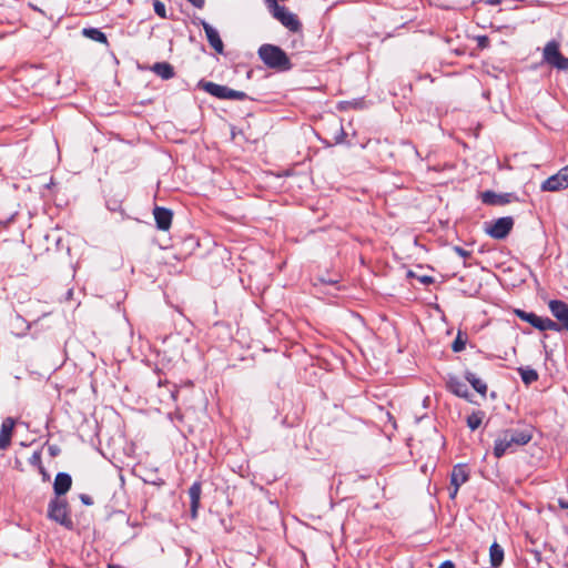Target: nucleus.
<instances>
[{"mask_svg":"<svg viewBox=\"0 0 568 568\" xmlns=\"http://www.w3.org/2000/svg\"><path fill=\"white\" fill-rule=\"evenodd\" d=\"M438 568H455V564L450 560H446L442 562Z\"/></svg>","mask_w":568,"mask_h":568,"instance_id":"33","label":"nucleus"},{"mask_svg":"<svg viewBox=\"0 0 568 568\" xmlns=\"http://www.w3.org/2000/svg\"><path fill=\"white\" fill-rule=\"evenodd\" d=\"M548 306L551 314L560 323L559 327L568 331V304L559 300H552Z\"/></svg>","mask_w":568,"mask_h":568,"instance_id":"10","label":"nucleus"},{"mask_svg":"<svg viewBox=\"0 0 568 568\" xmlns=\"http://www.w3.org/2000/svg\"><path fill=\"white\" fill-rule=\"evenodd\" d=\"M488 3H489V4H493V6H495V4H499V3H500V0H488Z\"/></svg>","mask_w":568,"mask_h":568,"instance_id":"36","label":"nucleus"},{"mask_svg":"<svg viewBox=\"0 0 568 568\" xmlns=\"http://www.w3.org/2000/svg\"><path fill=\"white\" fill-rule=\"evenodd\" d=\"M420 282L424 284L433 283V278L430 276H423L420 277Z\"/></svg>","mask_w":568,"mask_h":568,"instance_id":"35","label":"nucleus"},{"mask_svg":"<svg viewBox=\"0 0 568 568\" xmlns=\"http://www.w3.org/2000/svg\"><path fill=\"white\" fill-rule=\"evenodd\" d=\"M337 134L336 136L334 138L335 140V143H342L344 138H345V132H344V129H343V125L342 123H337V130H336Z\"/></svg>","mask_w":568,"mask_h":568,"instance_id":"27","label":"nucleus"},{"mask_svg":"<svg viewBox=\"0 0 568 568\" xmlns=\"http://www.w3.org/2000/svg\"><path fill=\"white\" fill-rule=\"evenodd\" d=\"M466 343H467V337L465 335H463L462 332H458L456 338L454 339V342L452 344V349L455 353H459L465 349Z\"/></svg>","mask_w":568,"mask_h":568,"instance_id":"25","label":"nucleus"},{"mask_svg":"<svg viewBox=\"0 0 568 568\" xmlns=\"http://www.w3.org/2000/svg\"><path fill=\"white\" fill-rule=\"evenodd\" d=\"M14 425L13 418L7 417L3 419L0 428V450H4L10 446Z\"/></svg>","mask_w":568,"mask_h":568,"instance_id":"13","label":"nucleus"},{"mask_svg":"<svg viewBox=\"0 0 568 568\" xmlns=\"http://www.w3.org/2000/svg\"><path fill=\"white\" fill-rule=\"evenodd\" d=\"M489 44V39L486 36L478 38V47L479 48H487Z\"/></svg>","mask_w":568,"mask_h":568,"instance_id":"29","label":"nucleus"},{"mask_svg":"<svg viewBox=\"0 0 568 568\" xmlns=\"http://www.w3.org/2000/svg\"><path fill=\"white\" fill-rule=\"evenodd\" d=\"M80 499L87 506H91L93 504V499L89 495L82 494L80 495Z\"/></svg>","mask_w":568,"mask_h":568,"instance_id":"30","label":"nucleus"},{"mask_svg":"<svg viewBox=\"0 0 568 568\" xmlns=\"http://www.w3.org/2000/svg\"><path fill=\"white\" fill-rule=\"evenodd\" d=\"M202 494V486L200 481H194L189 488L190 497V510L191 517L195 519L197 517V510L200 507V499Z\"/></svg>","mask_w":568,"mask_h":568,"instance_id":"15","label":"nucleus"},{"mask_svg":"<svg viewBox=\"0 0 568 568\" xmlns=\"http://www.w3.org/2000/svg\"><path fill=\"white\" fill-rule=\"evenodd\" d=\"M202 27L205 31L206 39L210 43V45L217 52L223 53L224 51V44L223 41L217 32L216 29H214L209 22L202 21Z\"/></svg>","mask_w":568,"mask_h":568,"instance_id":"12","label":"nucleus"},{"mask_svg":"<svg viewBox=\"0 0 568 568\" xmlns=\"http://www.w3.org/2000/svg\"><path fill=\"white\" fill-rule=\"evenodd\" d=\"M514 219L511 216L499 217L485 226V232L495 240H504L508 236L514 227Z\"/></svg>","mask_w":568,"mask_h":568,"instance_id":"7","label":"nucleus"},{"mask_svg":"<svg viewBox=\"0 0 568 568\" xmlns=\"http://www.w3.org/2000/svg\"><path fill=\"white\" fill-rule=\"evenodd\" d=\"M515 313L520 320L529 323L531 326H534L535 328H537L539 331H559L560 329L559 324L554 322L549 317H541L535 313H528L523 310H516Z\"/></svg>","mask_w":568,"mask_h":568,"instance_id":"8","label":"nucleus"},{"mask_svg":"<svg viewBox=\"0 0 568 568\" xmlns=\"http://www.w3.org/2000/svg\"><path fill=\"white\" fill-rule=\"evenodd\" d=\"M458 490H459V487L452 486L450 491H449V497L452 499H454L457 496Z\"/></svg>","mask_w":568,"mask_h":568,"instance_id":"34","label":"nucleus"},{"mask_svg":"<svg viewBox=\"0 0 568 568\" xmlns=\"http://www.w3.org/2000/svg\"><path fill=\"white\" fill-rule=\"evenodd\" d=\"M558 507L562 510H568V500L565 498L557 499Z\"/></svg>","mask_w":568,"mask_h":568,"instance_id":"31","label":"nucleus"},{"mask_svg":"<svg viewBox=\"0 0 568 568\" xmlns=\"http://www.w3.org/2000/svg\"><path fill=\"white\" fill-rule=\"evenodd\" d=\"M156 227L161 231H168L172 224L173 213L171 210L155 206L153 211Z\"/></svg>","mask_w":568,"mask_h":568,"instance_id":"11","label":"nucleus"},{"mask_svg":"<svg viewBox=\"0 0 568 568\" xmlns=\"http://www.w3.org/2000/svg\"><path fill=\"white\" fill-rule=\"evenodd\" d=\"M197 87L204 90L206 93L222 99V100H245L246 93L243 91L233 90L226 85H221L211 81L201 80Z\"/></svg>","mask_w":568,"mask_h":568,"instance_id":"6","label":"nucleus"},{"mask_svg":"<svg viewBox=\"0 0 568 568\" xmlns=\"http://www.w3.org/2000/svg\"><path fill=\"white\" fill-rule=\"evenodd\" d=\"M532 438V428H508L503 430L495 440L493 454L501 458L506 453L513 452L515 447L527 445Z\"/></svg>","mask_w":568,"mask_h":568,"instance_id":"1","label":"nucleus"},{"mask_svg":"<svg viewBox=\"0 0 568 568\" xmlns=\"http://www.w3.org/2000/svg\"><path fill=\"white\" fill-rule=\"evenodd\" d=\"M72 485V478L68 473H58L53 483V490L57 497L61 498L67 494Z\"/></svg>","mask_w":568,"mask_h":568,"instance_id":"16","label":"nucleus"},{"mask_svg":"<svg viewBox=\"0 0 568 568\" xmlns=\"http://www.w3.org/2000/svg\"><path fill=\"white\" fill-rule=\"evenodd\" d=\"M484 418H485V413L483 410H475L470 415L467 416V419H466L467 426L471 430H475L481 425Z\"/></svg>","mask_w":568,"mask_h":568,"instance_id":"23","label":"nucleus"},{"mask_svg":"<svg viewBox=\"0 0 568 568\" xmlns=\"http://www.w3.org/2000/svg\"><path fill=\"white\" fill-rule=\"evenodd\" d=\"M469 478V474L466 465L458 464L454 466L450 474V486L460 487Z\"/></svg>","mask_w":568,"mask_h":568,"instance_id":"18","label":"nucleus"},{"mask_svg":"<svg viewBox=\"0 0 568 568\" xmlns=\"http://www.w3.org/2000/svg\"><path fill=\"white\" fill-rule=\"evenodd\" d=\"M153 9H154V12L162 19H165L166 18V8H165V4L160 1V0H155L153 2Z\"/></svg>","mask_w":568,"mask_h":568,"instance_id":"26","label":"nucleus"},{"mask_svg":"<svg viewBox=\"0 0 568 568\" xmlns=\"http://www.w3.org/2000/svg\"><path fill=\"white\" fill-rule=\"evenodd\" d=\"M151 70L163 80H169L174 77V69L168 62H156Z\"/></svg>","mask_w":568,"mask_h":568,"instance_id":"19","label":"nucleus"},{"mask_svg":"<svg viewBox=\"0 0 568 568\" xmlns=\"http://www.w3.org/2000/svg\"><path fill=\"white\" fill-rule=\"evenodd\" d=\"M448 389L458 397L469 400L470 393L467 385L462 382L458 377H449L447 382Z\"/></svg>","mask_w":568,"mask_h":568,"instance_id":"17","label":"nucleus"},{"mask_svg":"<svg viewBox=\"0 0 568 568\" xmlns=\"http://www.w3.org/2000/svg\"><path fill=\"white\" fill-rule=\"evenodd\" d=\"M454 251L462 257L466 258V257H469L470 256V252L464 250L463 247L460 246H455L454 247Z\"/></svg>","mask_w":568,"mask_h":568,"instance_id":"28","label":"nucleus"},{"mask_svg":"<svg viewBox=\"0 0 568 568\" xmlns=\"http://www.w3.org/2000/svg\"><path fill=\"white\" fill-rule=\"evenodd\" d=\"M540 189L544 192H558L568 189V164L556 174L546 179L541 183Z\"/></svg>","mask_w":568,"mask_h":568,"instance_id":"9","label":"nucleus"},{"mask_svg":"<svg viewBox=\"0 0 568 568\" xmlns=\"http://www.w3.org/2000/svg\"><path fill=\"white\" fill-rule=\"evenodd\" d=\"M272 16L278 20L291 32H298L302 29L297 16L287 10L286 7L278 4L275 0H265Z\"/></svg>","mask_w":568,"mask_h":568,"instance_id":"4","label":"nucleus"},{"mask_svg":"<svg viewBox=\"0 0 568 568\" xmlns=\"http://www.w3.org/2000/svg\"><path fill=\"white\" fill-rule=\"evenodd\" d=\"M41 462V456L39 453H34L32 457L30 458V463L33 465H38Z\"/></svg>","mask_w":568,"mask_h":568,"instance_id":"32","label":"nucleus"},{"mask_svg":"<svg viewBox=\"0 0 568 568\" xmlns=\"http://www.w3.org/2000/svg\"><path fill=\"white\" fill-rule=\"evenodd\" d=\"M48 517L69 530L73 529L69 504L64 498L55 497L50 500L48 505Z\"/></svg>","mask_w":568,"mask_h":568,"instance_id":"3","label":"nucleus"},{"mask_svg":"<svg viewBox=\"0 0 568 568\" xmlns=\"http://www.w3.org/2000/svg\"><path fill=\"white\" fill-rule=\"evenodd\" d=\"M481 202L487 205H504L511 201L513 194H497L494 191H485L480 194Z\"/></svg>","mask_w":568,"mask_h":568,"instance_id":"14","label":"nucleus"},{"mask_svg":"<svg viewBox=\"0 0 568 568\" xmlns=\"http://www.w3.org/2000/svg\"><path fill=\"white\" fill-rule=\"evenodd\" d=\"M258 57L263 63L278 71H288L292 68L290 58L280 47L274 44H263L258 49Z\"/></svg>","mask_w":568,"mask_h":568,"instance_id":"2","label":"nucleus"},{"mask_svg":"<svg viewBox=\"0 0 568 568\" xmlns=\"http://www.w3.org/2000/svg\"><path fill=\"white\" fill-rule=\"evenodd\" d=\"M542 61L559 71H568V58L560 52V44L556 40L548 41L542 49Z\"/></svg>","mask_w":568,"mask_h":568,"instance_id":"5","label":"nucleus"},{"mask_svg":"<svg viewBox=\"0 0 568 568\" xmlns=\"http://www.w3.org/2000/svg\"><path fill=\"white\" fill-rule=\"evenodd\" d=\"M489 557L491 567L498 568L504 560V549L497 542H494L489 548Z\"/></svg>","mask_w":568,"mask_h":568,"instance_id":"21","label":"nucleus"},{"mask_svg":"<svg viewBox=\"0 0 568 568\" xmlns=\"http://www.w3.org/2000/svg\"><path fill=\"white\" fill-rule=\"evenodd\" d=\"M83 37L100 43H108L106 36L97 28H84L82 30Z\"/></svg>","mask_w":568,"mask_h":568,"instance_id":"22","label":"nucleus"},{"mask_svg":"<svg viewBox=\"0 0 568 568\" xmlns=\"http://www.w3.org/2000/svg\"><path fill=\"white\" fill-rule=\"evenodd\" d=\"M518 373L521 377V381L526 385H530L531 383L536 382L538 379V373L530 367H519Z\"/></svg>","mask_w":568,"mask_h":568,"instance_id":"24","label":"nucleus"},{"mask_svg":"<svg viewBox=\"0 0 568 568\" xmlns=\"http://www.w3.org/2000/svg\"><path fill=\"white\" fill-rule=\"evenodd\" d=\"M466 381L473 386V388L479 393L480 395L485 396L487 393V385L484 381L478 378L475 373L467 371L465 373Z\"/></svg>","mask_w":568,"mask_h":568,"instance_id":"20","label":"nucleus"}]
</instances>
